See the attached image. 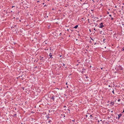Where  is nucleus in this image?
<instances>
[{"label":"nucleus","mask_w":124,"mask_h":124,"mask_svg":"<svg viewBox=\"0 0 124 124\" xmlns=\"http://www.w3.org/2000/svg\"><path fill=\"white\" fill-rule=\"evenodd\" d=\"M104 27V26L103 25L102 23H101L99 25V28H102Z\"/></svg>","instance_id":"obj_1"},{"label":"nucleus","mask_w":124,"mask_h":124,"mask_svg":"<svg viewBox=\"0 0 124 124\" xmlns=\"http://www.w3.org/2000/svg\"><path fill=\"white\" fill-rule=\"evenodd\" d=\"M122 115L121 114H119L118 115V118L119 119V118Z\"/></svg>","instance_id":"obj_2"},{"label":"nucleus","mask_w":124,"mask_h":124,"mask_svg":"<svg viewBox=\"0 0 124 124\" xmlns=\"http://www.w3.org/2000/svg\"><path fill=\"white\" fill-rule=\"evenodd\" d=\"M49 56H50V58H53V57H52V55H51V53H50L49 54Z\"/></svg>","instance_id":"obj_3"},{"label":"nucleus","mask_w":124,"mask_h":124,"mask_svg":"<svg viewBox=\"0 0 124 124\" xmlns=\"http://www.w3.org/2000/svg\"><path fill=\"white\" fill-rule=\"evenodd\" d=\"M78 27V25H76L74 27V28H75V29H76V28H77Z\"/></svg>","instance_id":"obj_4"},{"label":"nucleus","mask_w":124,"mask_h":124,"mask_svg":"<svg viewBox=\"0 0 124 124\" xmlns=\"http://www.w3.org/2000/svg\"><path fill=\"white\" fill-rule=\"evenodd\" d=\"M54 96L52 97L51 98V99H53V100H54Z\"/></svg>","instance_id":"obj_5"},{"label":"nucleus","mask_w":124,"mask_h":124,"mask_svg":"<svg viewBox=\"0 0 124 124\" xmlns=\"http://www.w3.org/2000/svg\"><path fill=\"white\" fill-rule=\"evenodd\" d=\"M40 60H43V57H40Z\"/></svg>","instance_id":"obj_6"},{"label":"nucleus","mask_w":124,"mask_h":124,"mask_svg":"<svg viewBox=\"0 0 124 124\" xmlns=\"http://www.w3.org/2000/svg\"><path fill=\"white\" fill-rule=\"evenodd\" d=\"M111 103L112 105L114 104V103L113 102H111Z\"/></svg>","instance_id":"obj_7"},{"label":"nucleus","mask_w":124,"mask_h":124,"mask_svg":"<svg viewBox=\"0 0 124 124\" xmlns=\"http://www.w3.org/2000/svg\"><path fill=\"white\" fill-rule=\"evenodd\" d=\"M120 100V99H119L118 100V101H119Z\"/></svg>","instance_id":"obj_8"},{"label":"nucleus","mask_w":124,"mask_h":124,"mask_svg":"<svg viewBox=\"0 0 124 124\" xmlns=\"http://www.w3.org/2000/svg\"><path fill=\"white\" fill-rule=\"evenodd\" d=\"M51 120H49V121H48V122L49 123H50V122H51Z\"/></svg>","instance_id":"obj_9"},{"label":"nucleus","mask_w":124,"mask_h":124,"mask_svg":"<svg viewBox=\"0 0 124 124\" xmlns=\"http://www.w3.org/2000/svg\"><path fill=\"white\" fill-rule=\"evenodd\" d=\"M112 93H113L114 94V90H113V91H112Z\"/></svg>","instance_id":"obj_10"},{"label":"nucleus","mask_w":124,"mask_h":124,"mask_svg":"<svg viewBox=\"0 0 124 124\" xmlns=\"http://www.w3.org/2000/svg\"><path fill=\"white\" fill-rule=\"evenodd\" d=\"M111 20H113V18L112 17H111Z\"/></svg>","instance_id":"obj_11"},{"label":"nucleus","mask_w":124,"mask_h":124,"mask_svg":"<svg viewBox=\"0 0 124 124\" xmlns=\"http://www.w3.org/2000/svg\"><path fill=\"white\" fill-rule=\"evenodd\" d=\"M124 48H122V51H124Z\"/></svg>","instance_id":"obj_12"},{"label":"nucleus","mask_w":124,"mask_h":124,"mask_svg":"<svg viewBox=\"0 0 124 124\" xmlns=\"http://www.w3.org/2000/svg\"><path fill=\"white\" fill-rule=\"evenodd\" d=\"M109 16H110V17H111V15H109Z\"/></svg>","instance_id":"obj_13"},{"label":"nucleus","mask_w":124,"mask_h":124,"mask_svg":"<svg viewBox=\"0 0 124 124\" xmlns=\"http://www.w3.org/2000/svg\"><path fill=\"white\" fill-rule=\"evenodd\" d=\"M75 120H72V121L73 122H75Z\"/></svg>","instance_id":"obj_14"},{"label":"nucleus","mask_w":124,"mask_h":124,"mask_svg":"<svg viewBox=\"0 0 124 124\" xmlns=\"http://www.w3.org/2000/svg\"><path fill=\"white\" fill-rule=\"evenodd\" d=\"M86 78H88V77L87 76H86Z\"/></svg>","instance_id":"obj_15"},{"label":"nucleus","mask_w":124,"mask_h":124,"mask_svg":"<svg viewBox=\"0 0 124 124\" xmlns=\"http://www.w3.org/2000/svg\"><path fill=\"white\" fill-rule=\"evenodd\" d=\"M107 14H109V12H107Z\"/></svg>","instance_id":"obj_16"},{"label":"nucleus","mask_w":124,"mask_h":124,"mask_svg":"<svg viewBox=\"0 0 124 124\" xmlns=\"http://www.w3.org/2000/svg\"><path fill=\"white\" fill-rule=\"evenodd\" d=\"M103 68H101V70H102Z\"/></svg>","instance_id":"obj_17"},{"label":"nucleus","mask_w":124,"mask_h":124,"mask_svg":"<svg viewBox=\"0 0 124 124\" xmlns=\"http://www.w3.org/2000/svg\"><path fill=\"white\" fill-rule=\"evenodd\" d=\"M63 64V66H64V65H65V64Z\"/></svg>","instance_id":"obj_18"},{"label":"nucleus","mask_w":124,"mask_h":124,"mask_svg":"<svg viewBox=\"0 0 124 124\" xmlns=\"http://www.w3.org/2000/svg\"><path fill=\"white\" fill-rule=\"evenodd\" d=\"M98 123L100 122V121H98Z\"/></svg>","instance_id":"obj_19"},{"label":"nucleus","mask_w":124,"mask_h":124,"mask_svg":"<svg viewBox=\"0 0 124 124\" xmlns=\"http://www.w3.org/2000/svg\"><path fill=\"white\" fill-rule=\"evenodd\" d=\"M14 7H15L14 6H12V8Z\"/></svg>","instance_id":"obj_20"},{"label":"nucleus","mask_w":124,"mask_h":124,"mask_svg":"<svg viewBox=\"0 0 124 124\" xmlns=\"http://www.w3.org/2000/svg\"><path fill=\"white\" fill-rule=\"evenodd\" d=\"M94 30H95V28L94 29Z\"/></svg>","instance_id":"obj_21"},{"label":"nucleus","mask_w":124,"mask_h":124,"mask_svg":"<svg viewBox=\"0 0 124 124\" xmlns=\"http://www.w3.org/2000/svg\"><path fill=\"white\" fill-rule=\"evenodd\" d=\"M66 84L67 85V83H66Z\"/></svg>","instance_id":"obj_22"},{"label":"nucleus","mask_w":124,"mask_h":124,"mask_svg":"<svg viewBox=\"0 0 124 124\" xmlns=\"http://www.w3.org/2000/svg\"><path fill=\"white\" fill-rule=\"evenodd\" d=\"M61 34V33H60V34Z\"/></svg>","instance_id":"obj_23"},{"label":"nucleus","mask_w":124,"mask_h":124,"mask_svg":"<svg viewBox=\"0 0 124 124\" xmlns=\"http://www.w3.org/2000/svg\"><path fill=\"white\" fill-rule=\"evenodd\" d=\"M92 115H90V116H92Z\"/></svg>","instance_id":"obj_24"},{"label":"nucleus","mask_w":124,"mask_h":124,"mask_svg":"<svg viewBox=\"0 0 124 124\" xmlns=\"http://www.w3.org/2000/svg\"><path fill=\"white\" fill-rule=\"evenodd\" d=\"M82 73H83V72H82Z\"/></svg>","instance_id":"obj_25"},{"label":"nucleus","mask_w":124,"mask_h":124,"mask_svg":"<svg viewBox=\"0 0 124 124\" xmlns=\"http://www.w3.org/2000/svg\"><path fill=\"white\" fill-rule=\"evenodd\" d=\"M82 73H83V72H82Z\"/></svg>","instance_id":"obj_26"},{"label":"nucleus","mask_w":124,"mask_h":124,"mask_svg":"<svg viewBox=\"0 0 124 124\" xmlns=\"http://www.w3.org/2000/svg\"><path fill=\"white\" fill-rule=\"evenodd\" d=\"M105 48H106V47H105Z\"/></svg>","instance_id":"obj_27"},{"label":"nucleus","mask_w":124,"mask_h":124,"mask_svg":"<svg viewBox=\"0 0 124 124\" xmlns=\"http://www.w3.org/2000/svg\"><path fill=\"white\" fill-rule=\"evenodd\" d=\"M61 55L60 56V57H61Z\"/></svg>","instance_id":"obj_28"},{"label":"nucleus","mask_w":124,"mask_h":124,"mask_svg":"<svg viewBox=\"0 0 124 124\" xmlns=\"http://www.w3.org/2000/svg\"><path fill=\"white\" fill-rule=\"evenodd\" d=\"M83 70H84V69H83Z\"/></svg>","instance_id":"obj_29"},{"label":"nucleus","mask_w":124,"mask_h":124,"mask_svg":"<svg viewBox=\"0 0 124 124\" xmlns=\"http://www.w3.org/2000/svg\"><path fill=\"white\" fill-rule=\"evenodd\" d=\"M67 87H68V86H67Z\"/></svg>","instance_id":"obj_30"}]
</instances>
